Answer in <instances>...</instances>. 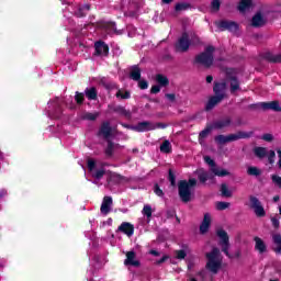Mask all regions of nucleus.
<instances>
[{
    "label": "nucleus",
    "mask_w": 281,
    "mask_h": 281,
    "mask_svg": "<svg viewBox=\"0 0 281 281\" xmlns=\"http://www.w3.org/2000/svg\"><path fill=\"white\" fill-rule=\"evenodd\" d=\"M243 124H245V122H243L241 117H237L235 121V126H243Z\"/></svg>",
    "instance_id": "69168bd1"
},
{
    "label": "nucleus",
    "mask_w": 281,
    "mask_h": 281,
    "mask_svg": "<svg viewBox=\"0 0 281 281\" xmlns=\"http://www.w3.org/2000/svg\"><path fill=\"white\" fill-rule=\"evenodd\" d=\"M98 137L106 139V121L102 122L101 128L98 132Z\"/></svg>",
    "instance_id": "58836bf2"
},
{
    "label": "nucleus",
    "mask_w": 281,
    "mask_h": 281,
    "mask_svg": "<svg viewBox=\"0 0 281 281\" xmlns=\"http://www.w3.org/2000/svg\"><path fill=\"white\" fill-rule=\"evenodd\" d=\"M177 260H186V257L188 256V252L186 250L180 249L175 251Z\"/></svg>",
    "instance_id": "a18cd8bd"
},
{
    "label": "nucleus",
    "mask_w": 281,
    "mask_h": 281,
    "mask_svg": "<svg viewBox=\"0 0 281 281\" xmlns=\"http://www.w3.org/2000/svg\"><path fill=\"white\" fill-rule=\"evenodd\" d=\"M156 81L160 87H168V85H170V80L168 79V77L161 74L156 75Z\"/></svg>",
    "instance_id": "c9c22d12"
},
{
    "label": "nucleus",
    "mask_w": 281,
    "mask_h": 281,
    "mask_svg": "<svg viewBox=\"0 0 281 281\" xmlns=\"http://www.w3.org/2000/svg\"><path fill=\"white\" fill-rule=\"evenodd\" d=\"M143 215L150 218L153 216V206L150 205H145L143 207Z\"/></svg>",
    "instance_id": "49530a36"
},
{
    "label": "nucleus",
    "mask_w": 281,
    "mask_h": 281,
    "mask_svg": "<svg viewBox=\"0 0 281 281\" xmlns=\"http://www.w3.org/2000/svg\"><path fill=\"white\" fill-rule=\"evenodd\" d=\"M247 175L250 177H260L261 171L258 167H248Z\"/></svg>",
    "instance_id": "ea45409f"
},
{
    "label": "nucleus",
    "mask_w": 281,
    "mask_h": 281,
    "mask_svg": "<svg viewBox=\"0 0 281 281\" xmlns=\"http://www.w3.org/2000/svg\"><path fill=\"white\" fill-rule=\"evenodd\" d=\"M226 80L229 82V91L232 95H236L237 91H241L240 80H238V77L236 76V69H226Z\"/></svg>",
    "instance_id": "0eeeda50"
},
{
    "label": "nucleus",
    "mask_w": 281,
    "mask_h": 281,
    "mask_svg": "<svg viewBox=\"0 0 281 281\" xmlns=\"http://www.w3.org/2000/svg\"><path fill=\"white\" fill-rule=\"evenodd\" d=\"M82 120H88L89 122H95V120H98V114H94L91 112H86L82 115Z\"/></svg>",
    "instance_id": "37998d69"
},
{
    "label": "nucleus",
    "mask_w": 281,
    "mask_h": 281,
    "mask_svg": "<svg viewBox=\"0 0 281 281\" xmlns=\"http://www.w3.org/2000/svg\"><path fill=\"white\" fill-rule=\"evenodd\" d=\"M108 109L110 113H116V115H120L121 117H126V120H131V117H133V113L131 112V110H126L124 105L110 103L108 105Z\"/></svg>",
    "instance_id": "9b49d317"
},
{
    "label": "nucleus",
    "mask_w": 281,
    "mask_h": 281,
    "mask_svg": "<svg viewBox=\"0 0 281 281\" xmlns=\"http://www.w3.org/2000/svg\"><path fill=\"white\" fill-rule=\"evenodd\" d=\"M154 192L157 196H164V190H161L159 183L154 184Z\"/></svg>",
    "instance_id": "09e8293b"
},
{
    "label": "nucleus",
    "mask_w": 281,
    "mask_h": 281,
    "mask_svg": "<svg viewBox=\"0 0 281 281\" xmlns=\"http://www.w3.org/2000/svg\"><path fill=\"white\" fill-rule=\"evenodd\" d=\"M117 135V126L112 127L111 123L106 122V142L111 139V137H115Z\"/></svg>",
    "instance_id": "7c9ffc66"
},
{
    "label": "nucleus",
    "mask_w": 281,
    "mask_h": 281,
    "mask_svg": "<svg viewBox=\"0 0 281 281\" xmlns=\"http://www.w3.org/2000/svg\"><path fill=\"white\" fill-rule=\"evenodd\" d=\"M149 254H150V256H155V257L160 256L159 251H157L155 249L149 250Z\"/></svg>",
    "instance_id": "774afa93"
},
{
    "label": "nucleus",
    "mask_w": 281,
    "mask_h": 281,
    "mask_svg": "<svg viewBox=\"0 0 281 281\" xmlns=\"http://www.w3.org/2000/svg\"><path fill=\"white\" fill-rule=\"evenodd\" d=\"M277 154H278V157H279L278 167H279V170H281V150L278 149Z\"/></svg>",
    "instance_id": "338daca9"
},
{
    "label": "nucleus",
    "mask_w": 281,
    "mask_h": 281,
    "mask_svg": "<svg viewBox=\"0 0 281 281\" xmlns=\"http://www.w3.org/2000/svg\"><path fill=\"white\" fill-rule=\"evenodd\" d=\"M169 259H170V256L165 255L159 260L156 261V265H164V262H166V260H169Z\"/></svg>",
    "instance_id": "bf43d9fd"
},
{
    "label": "nucleus",
    "mask_w": 281,
    "mask_h": 281,
    "mask_svg": "<svg viewBox=\"0 0 281 281\" xmlns=\"http://www.w3.org/2000/svg\"><path fill=\"white\" fill-rule=\"evenodd\" d=\"M160 153H165V155H170L172 153V145L170 140H164L160 145Z\"/></svg>",
    "instance_id": "f704fd0d"
},
{
    "label": "nucleus",
    "mask_w": 281,
    "mask_h": 281,
    "mask_svg": "<svg viewBox=\"0 0 281 281\" xmlns=\"http://www.w3.org/2000/svg\"><path fill=\"white\" fill-rule=\"evenodd\" d=\"M165 98H167L169 102H177V95L175 93H166Z\"/></svg>",
    "instance_id": "6e6d98bb"
},
{
    "label": "nucleus",
    "mask_w": 281,
    "mask_h": 281,
    "mask_svg": "<svg viewBox=\"0 0 281 281\" xmlns=\"http://www.w3.org/2000/svg\"><path fill=\"white\" fill-rule=\"evenodd\" d=\"M89 10H91V5L85 4L82 7H79L78 10L75 12V14L78 19H82L87 16V12H89Z\"/></svg>",
    "instance_id": "c85d7f7f"
},
{
    "label": "nucleus",
    "mask_w": 281,
    "mask_h": 281,
    "mask_svg": "<svg viewBox=\"0 0 281 281\" xmlns=\"http://www.w3.org/2000/svg\"><path fill=\"white\" fill-rule=\"evenodd\" d=\"M215 49L214 46H207L203 53L195 56L194 63L196 65H203V67L210 69V67L214 65Z\"/></svg>",
    "instance_id": "20e7f679"
},
{
    "label": "nucleus",
    "mask_w": 281,
    "mask_h": 281,
    "mask_svg": "<svg viewBox=\"0 0 281 281\" xmlns=\"http://www.w3.org/2000/svg\"><path fill=\"white\" fill-rule=\"evenodd\" d=\"M213 128L216 131H223V128H229L232 126V116H224L218 119L217 121L213 122Z\"/></svg>",
    "instance_id": "4468645a"
},
{
    "label": "nucleus",
    "mask_w": 281,
    "mask_h": 281,
    "mask_svg": "<svg viewBox=\"0 0 281 281\" xmlns=\"http://www.w3.org/2000/svg\"><path fill=\"white\" fill-rule=\"evenodd\" d=\"M210 225H212V216L210 215V213H205L203 221L200 225V234H207V232H210Z\"/></svg>",
    "instance_id": "6ab92c4d"
},
{
    "label": "nucleus",
    "mask_w": 281,
    "mask_h": 281,
    "mask_svg": "<svg viewBox=\"0 0 281 281\" xmlns=\"http://www.w3.org/2000/svg\"><path fill=\"white\" fill-rule=\"evenodd\" d=\"M191 8V4L188 2H179L176 4L175 10L176 12H182V10H189Z\"/></svg>",
    "instance_id": "a19ab883"
},
{
    "label": "nucleus",
    "mask_w": 281,
    "mask_h": 281,
    "mask_svg": "<svg viewBox=\"0 0 281 281\" xmlns=\"http://www.w3.org/2000/svg\"><path fill=\"white\" fill-rule=\"evenodd\" d=\"M267 24V20H265V16L261 12H257L252 19H251V25L252 27H262Z\"/></svg>",
    "instance_id": "4be33fe9"
},
{
    "label": "nucleus",
    "mask_w": 281,
    "mask_h": 281,
    "mask_svg": "<svg viewBox=\"0 0 281 281\" xmlns=\"http://www.w3.org/2000/svg\"><path fill=\"white\" fill-rule=\"evenodd\" d=\"M194 188H196V180L194 178L178 181V196L182 203H190L192 201Z\"/></svg>",
    "instance_id": "f257e3e1"
},
{
    "label": "nucleus",
    "mask_w": 281,
    "mask_h": 281,
    "mask_svg": "<svg viewBox=\"0 0 281 281\" xmlns=\"http://www.w3.org/2000/svg\"><path fill=\"white\" fill-rule=\"evenodd\" d=\"M111 205H113V198L106 196V214L111 212Z\"/></svg>",
    "instance_id": "3c124183"
},
{
    "label": "nucleus",
    "mask_w": 281,
    "mask_h": 281,
    "mask_svg": "<svg viewBox=\"0 0 281 281\" xmlns=\"http://www.w3.org/2000/svg\"><path fill=\"white\" fill-rule=\"evenodd\" d=\"M252 5V0H240L237 10H239L240 12H247V10H249V8H251Z\"/></svg>",
    "instance_id": "cd10ccee"
},
{
    "label": "nucleus",
    "mask_w": 281,
    "mask_h": 281,
    "mask_svg": "<svg viewBox=\"0 0 281 281\" xmlns=\"http://www.w3.org/2000/svg\"><path fill=\"white\" fill-rule=\"evenodd\" d=\"M106 90L109 91V98L113 95L116 100H131V91L120 88L116 83H106Z\"/></svg>",
    "instance_id": "423d86ee"
},
{
    "label": "nucleus",
    "mask_w": 281,
    "mask_h": 281,
    "mask_svg": "<svg viewBox=\"0 0 281 281\" xmlns=\"http://www.w3.org/2000/svg\"><path fill=\"white\" fill-rule=\"evenodd\" d=\"M120 148H122L120 144L114 143L111 139H108L106 140V159H111V157H113L115 153L120 150Z\"/></svg>",
    "instance_id": "dca6fc26"
},
{
    "label": "nucleus",
    "mask_w": 281,
    "mask_h": 281,
    "mask_svg": "<svg viewBox=\"0 0 281 281\" xmlns=\"http://www.w3.org/2000/svg\"><path fill=\"white\" fill-rule=\"evenodd\" d=\"M272 240H273V244L276 245V248L273 249V251L276 254H281V235L280 234L273 235Z\"/></svg>",
    "instance_id": "72a5a7b5"
},
{
    "label": "nucleus",
    "mask_w": 281,
    "mask_h": 281,
    "mask_svg": "<svg viewBox=\"0 0 281 281\" xmlns=\"http://www.w3.org/2000/svg\"><path fill=\"white\" fill-rule=\"evenodd\" d=\"M249 109H251L252 111H258V109H262V106H260V103H256V104H250Z\"/></svg>",
    "instance_id": "0e129e2a"
},
{
    "label": "nucleus",
    "mask_w": 281,
    "mask_h": 281,
    "mask_svg": "<svg viewBox=\"0 0 281 281\" xmlns=\"http://www.w3.org/2000/svg\"><path fill=\"white\" fill-rule=\"evenodd\" d=\"M261 58L263 60H267V63H271L273 65L281 63V54L276 55L271 52H266V53L261 54Z\"/></svg>",
    "instance_id": "a211bd4d"
},
{
    "label": "nucleus",
    "mask_w": 281,
    "mask_h": 281,
    "mask_svg": "<svg viewBox=\"0 0 281 281\" xmlns=\"http://www.w3.org/2000/svg\"><path fill=\"white\" fill-rule=\"evenodd\" d=\"M161 91V86L155 85L150 89V93L157 94Z\"/></svg>",
    "instance_id": "13d9d810"
},
{
    "label": "nucleus",
    "mask_w": 281,
    "mask_h": 281,
    "mask_svg": "<svg viewBox=\"0 0 281 281\" xmlns=\"http://www.w3.org/2000/svg\"><path fill=\"white\" fill-rule=\"evenodd\" d=\"M135 251H127L126 259L124 260V265L126 267H139V260H135Z\"/></svg>",
    "instance_id": "5701e85b"
},
{
    "label": "nucleus",
    "mask_w": 281,
    "mask_h": 281,
    "mask_svg": "<svg viewBox=\"0 0 281 281\" xmlns=\"http://www.w3.org/2000/svg\"><path fill=\"white\" fill-rule=\"evenodd\" d=\"M249 207L250 210H254L257 218H265V216H267V211H265L262 202H260L256 195H249Z\"/></svg>",
    "instance_id": "6e6552de"
},
{
    "label": "nucleus",
    "mask_w": 281,
    "mask_h": 281,
    "mask_svg": "<svg viewBox=\"0 0 281 281\" xmlns=\"http://www.w3.org/2000/svg\"><path fill=\"white\" fill-rule=\"evenodd\" d=\"M204 161H205V164H207V166H210L211 172H213V175H215V177H229V171H227V169H220L216 166V161H214V159H212V157L204 156Z\"/></svg>",
    "instance_id": "9d476101"
},
{
    "label": "nucleus",
    "mask_w": 281,
    "mask_h": 281,
    "mask_svg": "<svg viewBox=\"0 0 281 281\" xmlns=\"http://www.w3.org/2000/svg\"><path fill=\"white\" fill-rule=\"evenodd\" d=\"M130 78L135 80V82L142 80V68H139L137 65L132 66Z\"/></svg>",
    "instance_id": "b1692460"
},
{
    "label": "nucleus",
    "mask_w": 281,
    "mask_h": 281,
    "mask_svg": "<svg viewBox=\"0 0 281 281\" xmlns=\"http://www.w3.org/2000/svg\"><path fill=\"white\" fill-rule=\"evenodd\" d=\"M254 154L258 159H265V157H267V147H255Z\"/></svg>",
    "instance_id": "e433bc0d"
},
{
    "label": "nucleus",
    "mask_w": 281,
    "mask_h": 281,
    "mask_svg": "<svg viewBox=\"0 0 281 281\" xmlns=\"http://www.w3.org/2000/svg\"><path fill=\"white\" fill-rule=\"evenodd\" d=\"M227 85L225 82H216L213 87V91L215 95H224L225 97V89Z\"/></svg>",
    "instance_id": "bb28decb"
},
{
    "label": "nucleus",
    "mask_w": 281,
    "mask_h": 281,
    "mask_svg": "<svg viewBox=\"0 0 281 281\" xmlns=\"http://www.w3.org/2000/svg\"><path fill=\"white\" fill-rule=\"evenodd\" d=\"M268 161H269V164H274V161H276V151L274 150L269 151Z\"/></svg>",
    "instance_id": "8fccbe9b"
},
{
    "label": "nucleus",
    "mask_w": 281,
    "mask_h": 281,
    "mask_svg": "<svg viewBox=\"0 0 281 281\" xmlns=\"http://www.w3.org/2000/svg\"><path fill=\"white\" fill-rule=\"evenodd\" d=\"M101 214L105 216L106 214V195L103 198L102 204H101Z\"/></svg>",
    "instance_id": "864d4df0"
},
{
    "label": "nucleus",
    "mask_w": 281,
    "mask_h": 281,
    "mask_svg": "<svg viewBox=\"0 0 281 281\" xmlns=\"http://www.w3.org/2000/svg\"><path fill=\"white\" fill-rule=\"evenodd\" d=\"M250 137H254V132H243L238 131L235 134H228L223 135L220 134L215 136V144H218L220 146H225V144H229L232 142H238V139H249Z\"/></svg>",
    "instance_id": "f03ea898"
},
{
    "label": "nucleus",
    "mask_w": 281,
    "mask_h": 281,
    "mask_svg": "<svg viewBox=\"0 0 281 281\" xmlns=\"http://www.w3.org/2000/svg\"><path fill=\"white\" fill-rule=\"evenodd\" d=\"M75 102L79 105L85 104V93L77 91L75 93Z\"/></svg>",
    "instance_id": "79ce46f5"
},
{
    "label": "nucleus",
    "mask_w": 281,
    "mask_h": 281,
    "mask_svg": "<svg viewBox=\"0 0 281 281\" xmlns=\"http://www.w3.org/2000/svg\"><path fill=\"white\" fill-rule=\"evenodd\" d=\"M113 34H120L117 27L115 26V22H106V35L113 36Z\"/></svg>",
    "instance_id": "473e14b6"
},
{
    "label": "nucleus",
    "mask_w": 281,
    "mask_h": 281,
    "mask_svg": "<svg viewBox=\"0 0 281 281\" xmlns=\"http://www.w3.org/2000/svg\"><path fill=\"white\" fill-rule=\"evenodd\" d=\"M88 171L91 172L92 177H104L106 175V162L102 160H95L93 158L87 159Z\"/></svg>",
    "instance_id": "39448f33"
},
{
    "label": "nucleus",
    "mask_w": 281,
    "mask_h": 281,
    "mask_svg": "<svg viewBox=\"0 0 281 281\" xmlns=\"http://www.w3.org/2000/svg\"><path fill=\"white\" fill-rule=\"evenodd\" d=\"M85 94L89 100H98V89L95 87L86 88Z\"/></svg>",
    "instance_id": "c756f323"
},
{
    "label": "nucleus",
    "mask_w": 281,
    "mask_h": 281,
    "mask_svg": "<svg viewBox=\"0 0 281 281\" xmlns=\"http://www.w3.org/2000/svg\"><path fill=\"white\" fill-rule=\"evenodd\" d=\"M220 192H221L222 196H225L226 199L232 198V191H229V188H227L226 183L221 184Z\"/></svg>",
    "instance_id": "4c0bfd02"
},
{
    "label": "nucleus",
    "mask_w": 281,
    "mask_h": 281,
    "mask_svg": "<svg viewBox=\"0 0 281 281\" xmlns=\"http://www.w3.org/2000/svg\"><path fill=\"white\" fill-rule=\"evenodd\" d=\"M176 49L177 52H188V49H190V35H188V33H182L176 44Z\"/></svg>",
    "instance_id": "ddd939ff"
},
{
    "label": "nucleus",
    "mask_w": 281,
    "mask_h": 281,
    "mask_svg": "<svg viewBox=\"0 0 281 281\" xmlns=\"http://www.w3.org/2000/svg\"><path fill=\"white\" fill-rule=\"evenodd\" d=\"M119 232H122V234H125L126 236L131 237L133 234H135V226L128 222H123L119 226Z\"/></svg>",
    "instance_id": "412c9836"
},
{
    "label": "nucleus",
    "mask_w": 281,
    "mask_h": 281,
    "mask_svg": "<svg viewBox=\"0 0 281 281\" xmlns=\"http://www.w3.org/2000/svg\"><path fill=\"white\" fill-rule=\"evenodd\" d=\"M261 139H263V142H273V134L266 133L261 136Z\"/></svg>",
    "instance_id": "603ef678"
},
{
    "label": "nucleus",
    "mask_w": 281,
    "mask_h": 281,
    "mask_svg": "<svg viewBox=\"0 0 281 281\" xmlns=\"http://www.w3.org/2000/svg\"><path fill=\"white\" fill-rule=\"evenodd\" d=\"M213 130L214 127L212 125H207L203 131H201L199 134V143L203 144V139H205Z\"/></svg>",
    "instance_id": "2f4dec72"
},
{
    "label": "nucleus",
    "mask_w": 281,
    "mask_h": 281,
    "mask_svg": "<svg viewBox=\"0 0 281 281\" xmlns=\"http://www.w3.org/2000/svg\"><path fill=\"white\" fill-rule=\"evenodd\" d=\"M211 10L212 12H218L221 10V0H212Z\"/></svg>",
    "instance_id": "c03bdc74"
},
{
    "label": "nucleus",
    "mask_w": 281,
    "mask_h": 281,
    "mask_svg": "<svg viewBox=\"0 0 281 281\" xmlns=\"http://www.w3.org/2000/svg\"><path fill=\"white\" fill-rule=\"evenodd\" d=\"M272 183H276L278 188H281V177H272Z\"/></svg>",
    "instance_id": "680f3d73"
},
{
    "label": "nucleus",
    "mask_w": 281,
    "mask_h": 281,
    "mask_svg": "<svg viewBox=\"0 0 281 281\" xmlns=\"http://www.w3.org/2000/svg\"><path fill=\"white\" fill-rule=\"evenodd\" d=\"M218 256H221V250L216 247L212 249V251L206 252V269L211 271V273H218L221 270V260H218Z\"/></svg>",
    "instance_id": "7ed1b4c3"
},
{
    "label": "nucleus",
    "mask_w": 281,
    "mask_h": 281,
    "mask_svg": "<svg viewBox=\"0 0 281 281\" xmlns=\"http://www.w3.org/2000/svg\"><path fill=\"white\" fill-rule=\"evenodd\" d=\"M225 100V95H213L209 99L206 105H205V111H212L216 104H221Z\"/></svg>",
    "instance_id": "aec40b11"
},
{
    "label": "nucleus",
    "mask_w": 281,
    "mask_h": 281,
    "mask_svg": "<svg viewBox=\"0 0 281 281\" xmlns=\"http://www.w3.org/2000/svg\"><path fill=\"white\" fill-rule=\"evenodd\" d=\"M216 236L220 238V245L222 247L223 254L227 256V258H232V255L229 254V235L225 232V229L220 228L216 231Z\"/></svg>",
    "instance_id": "1a4fd4ad"
},
{
    "label": "nucleus",
    "mask_w": 281,
    "mask_h": 281,
    "mask_svg": "<svg viewBox=\"0 0 281 281\" xmlns=\"http://www.w3.org/2000/svg\"><path fill=\"white\" fill-rule=\"evenodd\" d=\"M260 106L262 111H274L276 113H280L281 111L279 101L261 102Z\"/></svg>",
    "instance_id": "f3484780"
},
{
    "label": "nucleus",
    "mask_w": 281,
    "mask_h": 281,
    "mask_svg": "<svg viewBox=\"0 0 281 281\" xmlns=\"http://www.w3.org/2000/svg\"><path fill=\"white\" fill-rule=\"evenodd\" d=\"M200 179V183H202V184H205V183H207V180L210 179L211 181H214V177H200L199 178Z\"/></svg>",
    "instance_id": "052dcab7"
},
{
    "label": "nucleus",
    "mask_w": 281,
    "mask_h": 281,
    "mask_svg": "<svg viewBox=\"0 0 281 281\" xmlns=\"http://www.w3.org/2000/svg\"><path fill=\"white\" fill-rule=\"evenodd\" d=\"M138 87L142 90L148 89V81H146V80H138Z\"/></svg>",
    "instance_id": "5fc2aeb1"
},
{
    "label": "nucleus",
    "mask_w": 281,
    "mask_h": 281,
    "mask_svg": "<svg viewBox=\"0 0 281 281\" xmlns=\"http://www.w3.org/2000/svg\"><path fill=\"white\" fill-rule=\"evenodd\" d=\"M215 25L222 32H225V30L228 32H238V23L234 21L222 20L220 22H215Z\"/></svg>",
    "instance_id": "f8f14e48"
},
{
    "label": "nucleus",
    "mask_w": 281,
    "mask_h": 281,
    "mask_svg": "<svg viewBox=\"0 0 281 281\" xmlns=\"http://www.w3.org/2000/svg\"><path fill=\"white\" fill-rule=\"evenodd\" d=\"M229 207V202H217L216 203V210L223 211L227 210Z\"/></svg>",
    "instance_id": "de8ad7c7"
},
{
    "label": "nucleus",
    "mask_w": 281,
    "mask_h": 281,
    "mask_svg": "<svg viewBox=\"0 0 281 281\" xmlns=\"http://www.w3.org/2000/svg\"><path fill=\"white\" fill-rule=\"evenodd\" d=\"M271 223L274 229H278L280 227V220H278V217H271Z\"/></svg>",
    "instance_id": "4d7b16f0"
},
{
    "label": "nucleus",
    "mask_w": 281,
    "mask_h": 281,
    "mask_svg": "<svg viewBox=\"0 0 281 281\" xmlns=\"http://www.w3.org/2000/svg\"><path fill=\"white\" fill-rule=\"evenodd\" d=\"M102 52L106 54V43L98 41L94 43V55L102 56Z\"/></svg>",
    "instance_id": "a878e982"
},
{
    "label": "nucleus",
    "mask_w": 281,
    "mask_h": 281,
    "mask_svg": "<svg viewBox=\"0 0 281 281\" xmlns=\"http://www.w3.org/2000/svg\"><path fill=\"white\" fill-rule=\"evenodd\" d=\"M255 249L256 251H259V254H265L267 251V244H265V240L260 237H255Z\"/></svg>",
    "instance_id": "393cba45"
},
{
    "label": "nucleus",
    "mask_w": 281,
    "mask_h": 281,
    "mask_svg": "<svg viewBox=\"0 0 281 281\" xmlns=\"http://www.w3.org/2000/svg\"><path fill=\"white\" fill-rule=\"evenodd\" d=\"M121 126H123V128H128L130 131H135V125L121 123Z\"/></svg>",
    "instance_id": "e2e57ef3"
},
{
    "label": "nucleus",
    "mask_w": 281,
    "mask_h": 281,
    "mask_svg": "<svg viewBox=\"0 0 281 281\" xmlns=\"http://www.w3.org/2000/svg\"><path fill=\"white\" fill-rule=\"evenodd\" d=\"M135 133H148V131H155V126L150 121L138 122L134 125Z\"/></svg>",
    "instance_id": "2eb2a0df"
}]
</instances>
